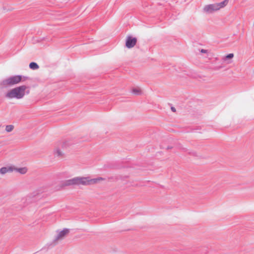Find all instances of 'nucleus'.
Listing matches in <instances>:
<instances>
[{"instance_id": "obj_17", "label": "nucleus", "mask_w": 254, "mask_h": 254, "mask_svg": "<svg viewBox=\"0 0 254 254\" xmlns=\"http://www.w3.org/2000/svg\"><path fill=\"white\" fill-rule=\"evenodd\" d=\"M171 109L172 112H176V109L174 107H171Z\"/></svg>"}, {"instance_id": "obj_9", "label": "nucleus", "mask_w": 254, "mask_h": 254, "mask_svg": "<svg viewBox=\"0 0 254 254\" xmlns=\"http://www.w3.org/2000/svg\"><path fill=\"white\" fill-rule=\"evenodd\" d=\"M39 67L38 64L35 62H31L29 64V68L33 70H36Z\"/></svg>"}, {"instance_id": "obj_10", "label": "nucleus", "mask_w": 254, "mask_h": 254, "mask_svg": "<svg viewBox=\"0 0 254 254\" xmlns=\"http://www.w3.org/2000/svg\"><path fill=\"white\" fill-rule=\"evenodd\" d=\"M16 170L17 172L21 174H24L27 172V169L25 167L16 168Z\"/></svg>"}, {"instance_id": "obj_5", "label": "nucleus", "mask_w": 254, "mask_h": 254, "mask_svg": "<svg viewBox=\"0 0 254 254\" xmlns=\"http://www.w3.org/2000/svg\"><path fill=\"white\" fill-rule=\"evenodd\" d=\"M203 10L207 13H212L215 11L218 10L219 9L216 3L205 5L203 8Z\"/></svg>"}, {"instance_id": "obj_19", "label": "nucleus", "mask_w": 254, "mask_h": 254, "mask_svg": "<svg viewBox=\"0 0 254 254\" xmlns=\"http://www.w3.org/2000/svg\"><path fill=\"white\" fill-rule=\"evenodd\" d=\"M24 78H27V77H24Z\"/></svg>"}, {"instance_id": "obj_11", "label": "nucleus", "mask_w": 254, "mask_h": 254, "mask_svg": "<svg viewBox=\"0 0 254 254\" xmlns=\"http://www.w3.org/2000/svg\"><path fill=\"white\" fill-rule=\"evenodd\" d=\"M234 57V54L233 53H230L228 54L227 55L223 57L222 58V60L224 61H226L228 60L231 59Z\"/></svg>"}, {"instance_id": "obj_4", "label": "nucleus", "mask_w": 254, "mask_h": 254, "mask_svg": "<svg viewBox=\"0 0 254 254\" xmlns=\"http://www.w3.org/2000/svg\"><path fill=\"white\" fill-rule=\"evenodd\" d=\"M137 42V38L133 37L131 36H128L127 37L126 41V46L128 48H131L133 47Z\"/></svg>"}, {"instance_id": "obj_3", "label": "nucleus", "mask_w": 254, "mask_h": 254, "mask_svg": "<svg viewBox=\"0 0 254 254\" xmlns=\"http://www.w3.org/2000/svg\"><path fill=\"white\" fill-rule=\"evenodd\" d=\"M22 76L15 75L8 77L0 82V86L1 88H7L19 83L22 80Z\"/></svg>"}, {"instance_id": "obj_18", "label": "nucleus", "mask_w": 254, "mask_h": 254, "mask_svg": "<svg viewBox=\"0 0 254 254\" xmlns=\"http://www.w3.org/2000/svg\"><path fill=\"white\" fill-rule=\"evenodd\" d=\"M172 147L171 146H168L167 147V149H171Z\"/></svg>"}, {"instance_id": "obj_16", "label": "nucleus", "mask_w": 254, "mask_h": 254, "mask_svg": "<svg viewBox=\"0 0 254 254\" xmlns=\"http://www.w3.org/2000/svg\"><path fill=\"white\" fill-rule=\"evenodd\" d=\"M207 51L206 50H204V49H201L200 50V52L202 53H207Z\"/></svg>"}, {"instance_id": "obj_13", "label": "nucleus", "mask_w": 254, "mask_h": 254, "mask_svg": "<svg viewBox=\"0 0 254 254\" xmlns=\"http://www.w3.org/2000/svg\"><path fill=\"white\" fill-rule=\"evenodd\" d=\"M14 128V126L13 125H7L5 127V130L9 132L11 131Z\"/></svg>"}, {"instance_id": "obj_2", "label": "nucleus", "mask_w": 254, "mask_h": 254, "mask_svg": "<svg viewBox=\"0 0 254 254\" xmlns=\"http://www.w3.org/2000/svg\"><path fill=\"white\" fill-rule=\"evenodd\" d=\"M27 87L26 85H21L16 87L7 92L5 96L8 99L15 98L21 99L23 98L25 94V90Z\"/></svg>"}, {"instance_id": "obj_8", "label": "nucleus", "mask_w": 254, "mask_h": 254, "mask_svg": "<svg viewBox=\"0 0 254 254\" xmlns=\"http://www.w3.org/2000/svg\"><path fill=\"white\" fill-rule=\"evenodd\" d=\"M228 3V0H223V1H221L219 3H216L218 7V9L219 10L221 8H223L224 7V6H225Z\"/></svg>"}, {"instance_id": "obj_15", "label": "nucleus", "mask_w": 254, "mask_h": 254, "mask_svg": "<svg viewBox=\"0 0 254 254\" xmlns=\"http://www.w3.org/2000/svg\"><path fill=\"white\" fill-rule=\"evenodd\" d=\"M222 67V66H215V67H214V70H218L219 69H220V68H221Z\"/></svg>"}, {"instance_id": "obj_7", "label": "nucleus", "mask_w": 254, "mask_h": 254, "mask_svg": "<svg viewBox=\"0 0 254 254\" xmlns=\"http://www.w3.org/2000/svg\"><path fill=\"white\" fill-rule=\"evenodd\" d=\"M13 171V168L11 167H3L0 169V173L4 174L7 172H11Z\"/></svg>"}, {"instance_id": "obj_1", "label": "nucleus", "mask_w": 254, "mask_h": 254, "mask_svg": "<svg viewBox=\"0 0 254 254\" xmlns=\"http://www.w3.org/2000/svg\"><path fill=\"white\" fill-rule=\"evenodd\" d=\"M103 180H104V179L102 177H98L94 179H90V177H75L71 179L65 181L64 183V185L66 186L73 185L78 186H87L96 184L98 183L99 181Z\"/></svg>"}, {"instance_id": "obj_6", "label": "nucleus", "mask_w": 254, "mask_h": 254, "mask_svg": "<svg viewBox=\"0 0 254 254\" xmlns=\"http://www.w3.org/2000/svg\"><path fill=\"white\" fill-rule=\"evenodd\" d=\"M69 231L67 228H64L63 230L61 231L56 236L54 241H57L58 240L63 238L66 234Z\"/></svg>"}, {"instance_id": "obj_14", "label": "nucleus", "mask_w": 254, "mask_h": 254, "mask_svg": "<svg viewBox=\"0 0 254 254\" xmlns=\"http://www.w3.org/2000/svg\"><path fill=\"white\" fill-rule=\"evenodd\" d=\"M55 154H56L58 156H60L62 155V153L60 149H57L56 151H55Z\"/></svg>"}, {"instance_id": "obj_12", "label": "nucleus", "mask_w": 254, "mask_h": 254, "mask_svg": "<svg viewBox=\"0 0 254 254\" xmlns=\"http://www.w3.org/2000/svg\"><path fill=\"white\" fill-rule=\"evenodd\" d=\"M132 93L136 95H139L141 94V91L138 88H133L132 89Z\"/></svg>"}]
</instances>
